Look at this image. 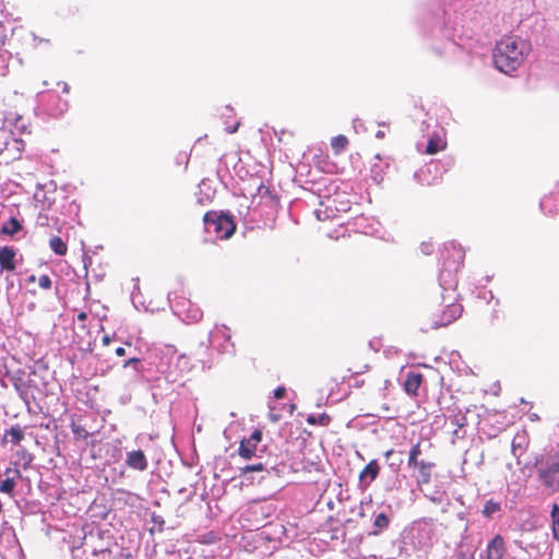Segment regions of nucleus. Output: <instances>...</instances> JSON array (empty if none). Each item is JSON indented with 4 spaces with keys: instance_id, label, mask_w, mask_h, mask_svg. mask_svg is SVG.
Masks as SVG:
<instances>
[{
    "instance_id": "obj_14",
    "label": "nucleus",
    "mask_w": 559,
    "mask_h": 559,
    "mask_svg": "<svg viewBox=\"0 0 559 559\" xmlns=\"http://www.w3.org/2000/svg\"><path fill=\"white\" fill-rule=\"evenodd\" d=\"M24 438V431L20 426H13L4 433V439L13 444H19Z\"/></svg>"
},
{
    "instance_id": "obj_7",
    "label": "nucleus",
    "mask_w": 559,
    "mask_h": 559,
    "mask_svg": "<svg viewBox=\"0 0 559 559\" xmlns=\"http://www.w3.org/2000/svg\"><path fill=\"white\" fill-rule=\"evenodd\" d=\"M262 439V433L259 430L252 432V435L248 439H243L240 442L239 447V455L243 459H251L257 451V447Z\"/></svg>"
},
{
    "instance_id": "obj_38",
    "label": "nucleus",
    "mask_w": 559,
    "mask_h": 559,
    "mask_svg": "<svg viewBox=\"0 0 559 559\" xmlns=\"http://www.w3.org/2000/svg\"><path fill=\"white\" fill-rule=\"evenodd\" d=\"M223 330H224V332H226V331H227V328H226V326H223ZM224 336H225L226 338H230V335H229V334H227V333H224Z\"/></svg>"
},
{
    "instance_id": "obj_29",
    "label": "nucleus",
    "mask_w": 559,
    "mask_h": 559,
    "mask_svg": "<svg viewBox=\"0 0 559 559\" xmlns=\"http://www.w3.org/2000/svg\"><path fill=\"white\" fill-rule=\"evenodd\" d=\"M5 475H8V477H20V471L19 469H12V468H7L5 471Z\"/></svg>"
},
{
    "instance_id": "obj_27",
    "label": "nucleus",
    "mask_w": 559,
    "mask_h": 559,
    "mask_svg": "<svg viewBox=\"0 0 559 559\" xmlns=\"http://www.w3.org/2000/svg\"><path fill=\"white\" fill-rule=\"evenodd\" d=\"M388 522H389L388 518L383 513H381V514H379L376 518L374 525H377V526H385L388 524Z\"/></svg>"
},
{
    "instance_id": "obj_11",
    "label": "nucleus",
    "mask_w": 559,
    "mask_h": 559,
    "mask_svg": "<svg viewBox=\"0 0 559 559\" xmlns=\"http://www.w3.org/2000/svg\"><path fill=\"white\" fill-rule=\"evenodd\" d=\"M14 258L15 251L12 248H0V265L3 270L13 271L15 269Z\"/></svg>"
},
{
    "instance_id": "obj_10",
    "label": "nucleus",
    "mask_w": 559,
    "mask_h": 559,
    "mask_svg": "<svg viewBox=\"0 0 559 559\" xmlns=\"http://www.w3.org/2000/svg\"><path fill=\"white\" fill-rule=\"evenodd\" d=\"M379 465L377 461H371L367 466L361 471L359 475L360 483L366 487L379 474Z\"/></svg>"
},
{
    "instance_id": "obj_31",
    "label": "nucleus",
    "mask_w": 559,
    "mask_h": 559,
    "mask_svg": "<svg viewBox=\"0 0 559 559\" xmlns=\"http://www.w3.org/2000/svg\"><path fill=\"white\" fill-rule=\"evenodd\" d=\"M22 457L25 460V464H28L32 461V456L25 451H22Z\"/></svg>"
},
{
    "instance_id": "obj_34",
    "label": "nucleus",
    "mask_w": 559,
    "mask_h": 559,
    "mask_svg": "<svg viewBox=\"0 0 559 559\" xmlns=\"http://www.w3.org/2000/svg\"><path fill=\"white\" fill-rule=\"evenodd\" d=\"M110 342H111L110 336L105 335V336L103 337V344H104V345H106V346H107V345H109V344H110Z\"/></svg>"
},
{
    "instance_id": "obj_36",
    "label": "nucleus",
    "mask_w": 559,
    "mask_h": 559,
    "mask_svg": "<svg viewBox=\"0 0 559 559\" xmlns=\"http://www.w3.org/2000/svg\"><path fill=\"white\" fill-rule=\"evenodd\" d=\"M85 318H86V314L84 312H81L78 316V319L81 320V321L85 320Z\"/></svg>"
},
{
    "instance_id": "obj_4",
    "label": "nucleus",
    "mask_w": 559,
    "mask_h": 559,
    "mask_svg": "<svg viewBox=\"0 0 559 559\" xmlns=\"http://www.w3.org/2000/svg\"><path fill=\"white\" fill-rule=\"evenodd\" d=\"M538 478L547 489L554 492L559 490V453L548 457L538 467Z\"/></svg>"
},
{
    "instance_id": "obj_40",
    "label": "nucleus",
    "mask_w": 559,
    "mask_h": 559,
    "mask_svg": "<svg viewBox=\"0 0 559 559\" xmlns=\"http://www.w3.org/2000/svg\"><path fill=\"white\" fill-rule=\"evenodd\" d=\"M431 500H432L433 502H440V499H439V498H431Z\"/></svg>"
},
{
    "instance_id": "obj_16",
    "label": "nucleus",
    "mask_w": 559,
    "mask_h": 559,
    "mask_svg": "<svg viewBox=\"0 0 559 559\" xmlns=\"http://www.w3.org/2000/svg\"><path fill=\"white\" fill-rule=\"evenodd\" d=\"M49 247L56 254L64 255L67 253V245L60 237L50 238Z\"/></svg>"
},
{
    "instance_id": "obj_13",
    "label": "nucleus",
    "mask_w": 559,
    "mask_h": 559,
    "mask_svg": "<svg viewBox=\"0 0 559 559\" xmlns=\"http://www.w3.org/2000/svg\"><path fill=\"white\" fill-rule=\"evenodd\" d=\"M413 467L418 469L417 481L419 485L428 484L430 481L433 463L420 461V463Z\"/></svg>"
},
{
    "instance_id": "obj_41",
    "label": "nucleus",
    "mask_w": 559,
    "mask_h": 559,
    "mask_svg": "<svg viewBox=\"0 0 559 559\" xmlns=\"http://www.w3.org/2000/svg\"><path fill=\"white\" fill-rule=\"evenodd\" d=\"M540 206H542V209H544V207H545V203H544V201H542V202H540Z\"/></svg>"
},
{
    "instance_id": "obj_26",
    "label": "nucleus",
    "mask_w": 559,
    "mask_h": 559,
    "mask_svg": "<svg viewBox=\"0 0 559 559\" xmlns=\"http://www.w3.org/2000/svg\"><path fill=\"white\" fill-rule=\"evenodd\" d=\"M262 469H263V465L261 463L253 464V465H247L242 468L243 473L260 472Z\"/></svg>"
},
{
    "instance_id": "obj_33",
    "label": "nucleus",
    "mask_w": 559,
    "mask_h": 559,
    "mask_svg": "<svg viewBox=\"0 0 559 559\" xmlns=\"http://www.w3.org/2000/svg\"><path fill=\"white\" fill-rule=\"evenodd\" d=\"M457 559H474L473 555L461 554Z\"/></svg>"
},
{
    "instance_id": "obj_3",
    "label": "nucleus",
    "mask_w": 559,
    "mask_h": 559,
    "mask_svg": "<svg viewBox=\"0 0 559 559\" xmlns=\"http://www.w3.org/2000/svg\"><path fill=\"white\" fill-rule=\"evenodd\" d=\"M344 195L328 197L322 200L319 207L316 209V216L319 221L334 219L340 213H346L349 210L347 200H343Z\"/></svg>"
},
{
    "instance_id": "obj_17",
    "label": "nucleus",
    "mask_w": 559,
    "mask_h": 559,
    "mask_svg": "<svg viewBox=\"0 0 559 559\" xmlns=\"http://www.w3.org/2000/svg\"><path fill=\"white\" fill-rule=\"evenodd\" d=\"M440 285L443 289H454L456 282L450 272L442 271L439 277Z\"/></svg>"
},
{
    "instance_id": "obj_22",
    "label": "nucleus",
    "mask_w": 559,
    "mask_h": 559,
    "mask_svg": "<svg viewBox=\"0 0 559 559\" xmlns=\"http://www.w3.org/2000/svg\"><path fill=\"white\" fill-rule=\"evenodd\" d=\"M15 478L8 477L3 481L0 483V491L3 493L11 495L15 488Z\"/></svg>"
},
{
    "instance_id": "obj_5",
    "label": "nucleus",
    "mask_w": 559,
    "mask_h": 559,
    "mask_svg": "<svg viewBox=\"0 0 559 559\" xmlns=\"http://www.w3.org/2000/svg\"><path fill=\"white\" fill-rule=\"evenodd\" d=\"M462 314V306L460 304L452 302L447 306V309L442 312L438 320L432 322L431 328L437 329L440 326H447Z\"/></svg>"
},
{
    "instance_id": "obj_42",
    "label": "nucleus",
    "mask_w": 559,
    "mask_h": 559,
    "mask_svg": "<svg viewBox=\"0 0 559 559\" xmlns=\"http://www.w3.org/2000/svg\"><path fill=\"white\" fill-rule=\"evenodd\" d=\"M180 360H186L185 356L178 357Z\"/></svg>"
},
{
    "instance_id": "obj_21",
    "label": "nucleus",
    "mask_w": 559,
    "mask_h": 559,
    "mask_svg": "<svg viewBox=\"0 0 559 559\" xmlns=\"http://www.w3.org/2000/svg\"><path fill=\"white\" fill-rule=\"evenodd\" d=\"M347 143H348V141H347L346 136L337 135L332 139L331 145H332V148L335 151V153H340L346 147Z\"/></svg>"
},
{
    "instance_id": "obj_9",
    "label": "nucleus",
    "mask_w": 559,
    "mask_h": 559,
    "mask_svg": "<svg viewBox=\"0 0 559 559\" xmlns=\"http://www.w3.org/2000/svg\"><path fill=\"white\" fill-rule=\"evenodd\" d=\"M126 463L129 467L136 471H145L147 468L146 456L141 450L128 452Z\"/></svg>"
},
{
    "instance_id": "obj_32",
    "label": "nucleus",
    "mask_w": 559,
    "mask_h": 559,
    "mask_svg": "<svg viewBox=\"0 0 559 559\" xmlns=\"http://www.w3.org/2000/svg\"><path fill=\"white\" fill-rule=\"evenodd\" d=\"M124 354H126V350H124L123 347H117L116 348V355L117 356H124Z\"/></svg>"
},
{
    "instance_id": "obj_6",
    "label": "nucleus",
    "mask_w": 559,
    "mask_h": 559,
    "mask_svg": "<svg viewBox=\"0 0 559 559\" xmlns=\"http://www.w3.org/2000/svg\"><path fill=\"white\" fill-rule=\"evenodd\" d=\"M486 559H509L504 539L501 535H496L487 545Z\"/></svg>"
},
{
    "instance_id": "obj_25",
    "label": "nucleus",
    "mask_w": 559,
    "mask_h": 559,
    "mask_svg": "<svg viewBox=\"0 0 559 559\" xmlns=\"http://www.w3.org/2000/svg\"><path fill=\"white\" fill-rule=\"evenodd\" d=\"M38 285L44 289H49L51 287V280L48 275H41L38 280Z\"/></svg>"
},
{
    "instance_id": "obj_19",
    "label": "nucleus",
    "mask_w": 559,
    "mask_h": 559,
    "mask_svg": "<svg viewBox=\"0 0 559 559\" xmlns=\"http://www.w3.org/2000/svg\"><path fill=\"white\" fill-rule=\"evenodd\" d=\"M527 474L525 473L524 468H520V472H513L510 477H507V480L510 485H518L521 483L526 481Z\"/></svg>"
},
{
    "instance_id": "obj_37",
    "label": "nucleus",
    "mask_w": 559,
    "mask_h": 559,
    "mask_svg": "<svg viewBox=\"0 0 559 559\" xmlns=\"http://www.w3.org/2000/svg\"><path fill=\"white\" fill-rule=\"evenodd\" d=\"M376 135H377V138H383L384 136V132L383 131H378Z\"/></svg>"
},
{
    "instance_id": "obj_28",
    "label": "nucleus",
    "mask_w": 559,
    "mask_h": 559,
    "mask_svg": "<svg viewBox=\"0 0 559 559\" xmlns=\"http://www.w3.org/2000/svg\"><path fill=\"white\" fill-rule=\"evenodd\" d=\"M286 389L284 386H278L274 390L275 399H283L285 396Z\"/></svg>"
},
{
    "instance_id": "obj_35",
    "label": "nucleus",
    "mask_w": 559,
    "mask_h": 559,
    "mask_svg": "<svg viewBox=\"0 0 559 559\" xmlns=\"http://www.w3.org/2000/svg\"><path fill=\"white\" fill-rule=\"evenodd\" d=\"M237 128H238V123H237L235 127H233V128H228V129H227V132H228V133H234V132H236V131H237Z\"/></svg>"
},
{
    "instance_id": "obj_1",
    "label": "nucleus",
    "mask_w": 559,
    "mask_h": 559,
    "mask_svg": "<svg viewBox=\"0 0 559 559\" xmlns=\"http://www.w3.org/2000/svg\"><path fill=\"white\" fill-rule=\"evenodd\" d=\"M532 51L530 40L518 36L507 35L500 38L492 52L496 69L504 74H512L523 66Z\"/></svg>"
},
{
    "instance_id": "obj_18",
    "label": "nucleus",
    "mask_w": 559,
    "mask_h": 559,
    "mask_svg": "<svg viewBox=\"0 0 559 559\" xmlns=\"http://www.w3.org/2000/svg\"><path fill=\"white\" fill-rule=\"evenodd\" d=\"M22 228L20 222L15 218H10L7 223L2 226V233L7 235H14Z\"/></svg>"
},
{
    "instance_id": "obj_30",
    "label": "nucleus",
    "mask_w": 559,
    "mask_h": 559,
    "mask_svg": "<svg viewBox=\"0 0 559 559\" xmlns=\"http://www.w3.org/2000/svg\"><path fill=\"white\" fill-rule=\"evenodd\" d=\"M138 362H139V360L136 358H131L124 362L123 367H128L131 365H138Z\"/></svg>"
},
{
    "instance_id": "obj_8",
    "label": "nucleus",
    "mask_w": 559,
    "mask_h": 559,
    "mask_svg": "<svg viewBox=\"0 0 559 559\" xmlns=\"http://www.w3.org/2000/svg\"><path fill=\"white\" fill-rule=\"evenodd\" d=\"M528 447V437L525 431H519L515 433L511 444V451L513 456L516 459V463L520 465V457L526 451Z\"/></svg>"
},
{
    "instance_id": "obj_2",
    "label": "nucleus",
    "mask_w": 559,
    "mask_h": 559,
    "mask_svg": "<svg viewBox=\"0 0 559 559\" xmlns=\"http://www.w3.org/2000/svg\"><path fill=\"white\" fill-rule=\"evenodd\" d=\"M204 227L207 234L215 235L218 239H228L236 229L230 216L215 212L205 214Z\"/></svg>"
},
{
    "instance_id": "obj_23",
    "label": "nucleus",
    "mask_w": 559,
    "mask_h": 559,
    "mask_svg": "<svg viewBox=\"0 0 559 559\" xmlns=\"http://www.w3.org/2000/svg\"><path fill=\"white\" fill-rule=\"evenodd\" d=\"M421 454V450H420V444L417 443L415 444L411 452H409V457H408V466H414L418 463H420V461H418V456Z\"/></svg>"
},
{
    "instance_id": "obj_24",
    "label": "nucleus",
    "mask_w": 559,
    "mask_h": 559,
    "mask_svg": "<svg viewBox=\"0 0 559 559\" xmlns=\"http://www.w3.org/2000/svg\"><path fill=\"white\" fill-rule=\"evenodd\" d=\"M551 518L554 536L559 538V508L557 506L552 508Z\"/></svg>"
},
{
    "instance_id": "obj_15",
    "label": "nucleus",
    "mask_w": 559,
    "mask_h": 559,
    "mask_svg": "<svg viewBox=\"0 0 559 559\" xmlns=\"http://www.w3.org/2000/svg\"><path fill=\"white\" fill-rule=\"evenodd\" d=\"M445 148V142L442 138H431L427 144L426 153L433 155L440 151H443Z\"/></svg>"
},
{
    "instance_id": "obj_20",
    "label": "nucleus",
    "mask_w": 559,
    "mask_h": 559,
    "mask_svg": "<svg viewBox=\"0 0 559 559\" xmlns=\"http://www.w3.org/2000/svg\"><path fill=\"white\" fill-rule=\"evenodd\" d=\"M202 318V311L200 308L190 305L189 308L186 311V319L189 322H197Z\"/></svg>"
},
{
    "instance_id": "obj_12",
    "label": "nucleus",
    "mask_w": 559,
    "mask_h": 559,
    "mask_svg": "<svg viewBox=\"0 0 559 559\" xmlns=\"http://www.w3.org/2000/svg\"><path fill=\"white\" fill-rule=\"evenodd\" d=\"M423 376L418 372H409L406 376L404 388L411 395H417V391L421 384Z\"/></svg>"
},
{
    "instance_id": "obj_39",
    "label": "nucleus",
    "mask_w": 559,
    "mask_h": 559,
    "mask_svg": "<svg viewBox=\"0 0 559 559\" xmlns=\"http://www.w3.org/2000/svg\"><path fill=\"white\" fill-rule=\"evenodd\" d=\"M491 511H492V509H491V508H489V506H486V508H485V512H486V513H490Z\"/></svg>"
}]
</instances>
